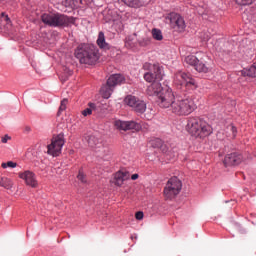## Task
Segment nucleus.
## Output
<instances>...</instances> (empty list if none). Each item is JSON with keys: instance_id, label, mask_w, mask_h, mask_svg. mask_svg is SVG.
I'll return each instance as SVG.
<instances>
[{"instance_id": "nucleus-23", "label": "nucleus", "mask_w": 256, "mask_h": 256, "mask_svg": "<svg viewBox=\"0 0 256 256\" xmlns=\"http://www.w3.org/2000/svg\"><path fill=\"white\" fill-rule=\"evenodd\" d=\"M241 75H243V77H256V62L249 68H244L241 71Z\"/></svg>"}, {"instance_id": "nucleus-4", "label": "nucleus", "mask_w": 256, "mask_h": 256, "mask_svg": "<svg viewBox=\"0 0 256 256\" xmlns=\"http://www.w3.org/2000/svg\"><path fill=\"white\" fill-rule=\"evenodd\" d=\"M41 21L48 27H71L75 25L76 19L73 16L49 12L41 15Z\"/></svg>"}, {"instance_id": "nucleus-30", "label": "nucleus", "mask_w": 256, "mask_h": 256, "mask_svg": "<svg viewBox=\"0 0 256 256\" xmlns=\"http://www.w3.org/2000/svg\"><path fill=\"white\" fill-rule=\"evenodd\" d=\"M236 5H239L240 7H247L249 5H253L255 3V0H234Z\"/></svg>"}, {"instance_id": "nucleus-29", "label": "nucleus", "mask_w": 256, "mask_h": 256, "mask_svg": "<svg viewBox=\"0 0 256 256\" xmlns=\"http://www.w3.org/2000/svg\"><path fill=\"white\" fill-rule=\"evenodd\" d=\"M152 37L156 41H163V33L161 32V30H159L157 28H154L152 30Z\"/></svg>"}, {"instance_id": "nucleus-19", "label": "nucleus", "mask_w": 256, "mask_h": 256, "mask_svg": "<svg viewBox=\"0 0 256 256\" xmlns=\"http://www.w3.org/2000/svg\"><path fill=\"white\" fill-rule=\"evenodd\" d=\"M108 85L115 88L117 85H123L125 83V76L121 74L111 75L107 80Z\"/></svg>"}, {"instance_id": "nucleus-20", "label": "nucleus", "mask_w": 256, "mask_h": 256, "mask_svg": "<svg viewBox=\"0 0 256 256\" xmlns=\"http://www.w3.org/2000/svg\"><path fill=\"white\" fill-rule=\"evenodd\" d=\"M150 145L153 147V149H161L163 153H169V148H167V145L163 144V140L160 138L151 139Z\"/></svg>"}, {"instance_id": "nucleus-33", "label": "nucleus", "mask_w": 256, "mask_h": 256, "mask_svg": "<svg viewBox=\"0 0 256 256\" xmlns=\"http://www.w3.org/2000/svg\"><path fill=\"white\" fill-rule=\"evenodd\" d=\"M140 47H148V45H151V38H143L139 41Z\"/></svg>"}, {"instance_id": "nucleus-11", "label": "nucleus", "mask_w": 256, "mask_h": 256, "mask_svg": "<svg viewBox=\"0 0 256 256\" xmlns=\"http://www.w3.org/2000/svg\"><path fill=\"white\" fill-rule=\"evenodd\" d=\"M125 105H128V107H131L132 111L135 113H138V115H143L145 111H147V103L145 101L137 98V96L134 95H128L124 99Z\"/></svg>"}, {"instance_id": "nucleus-27", "label": "nucleus", "mask_w": 256, "mask_h": 256, "mask_svg": "<svg viewBox=\"0 0 256 256\" xmlns=\"http://www.w3.org/2000/svg\"><path fill=\"white\" fill-rule=\"evenodd\" d=\"M95 109H97V105L95 103H89L88 108L82 111V115L87 117V115H91Z\"/></svg>"}, {"instance_id": "nucleus-16", "label": "nucleus", "mask_w": 256, "mask_h": 256, "mask_svg": "<svg viewBox=\"0 0 256 256\" xmlns=\"http://www.w3.org/2000/svg\"><path fill=\"white\" fill-rule=\"evenodd\" d=\"M242 161L243 155L233 152L225 156L223 163L225 167H233V165H239Z\"/></svg>"}, {"instance_id": "nucleus-6", "label": "nucleus", "mask_w": 256, "mask_h": 256, "mask_svg": "<svg viewBox=\"0 0 256 256\" xmlns=\"http://www.w3.org/2000/svg\"><path fill=\"white\" fill-rule=\"evenodd\" d=\"M143 69L148 71L144 74V79L147 81V83H155L156 81L163 80V70L158 64H151L146 62L143 65Z\"/></svg>"}, {"instance_id": "nucleus-22", "label": "nucleus", "mask_w": 256, "mask_h": 256, "mask_svg": "<svg viewBox=\"0 0 256 256\" xmlns=\"http://www.w3.org/2000/svg\"><path fill=\"white\" fill-rule=\"evenodd\" d=\"M114 90H115V88H113V86L109 85V83L106 82V84L104 86H102L100 93H101L103 99H109V97H111V95H113Z\"/></svg>"}, {"instance_id": "nucleus-32", "label": "nucleus", "mask_w": 256, "mask_h": 256, "mask_svg": "<svg viewBox=\"0 0 256 256\" xmlns=\"http://www.w3.org/2000/svg\"><path fill=\"white\" fill-rule=\"evenodd\" d=\"M1 167L2 169H7V167H10V169H15V167H17V163L13 161L3 162Z\"/></svg>"}, {"instance_id": "nucleus-37", "label": "nucleus", "mask_w": 256, "mask_h": 256, "mask_svg": "<svg viewBox=\"0 0 256 256\" xmlns=\"http://www.w3.org/2000/svg\"><path fill=\"white\" fill-rule=\"evenodd\" d=\"M11 137L9 135H5L2 137L1 142L2 143H7V141H10Z\"/></svg>"}, {"instance_id": "nucleus-13", "label": "nucleus", "mask_w": 256, "mask_h": 256, "mask_svg": "<svg viewBox=\"0 0 256 256\" xmlns=\"http://www.w3.org/2000/svg\"><path fill=\"white\" fill-rule=\"evenodd\" d=\"M197 55H199V58L194 68L195 71L198 73H209L213 69L209 56L203 52H198Z\"/></svg>"}, {"instance_id": "nucleus-41", "label": "nucleus", "mask_w": 256, "mask_h": 256, "mask_svg": "<svg viewBox=\"0 0 256 256\" xmlns=\"http://www.w3.org/2000/svg\"><path fill=\"white\" fill-rule=\"evenodd\" d=\"M27 131H31V128H27Z\"/></svg>"}, {"instance_id": "nucleus-40", "label": "nucleus", "mask_w": 256, "mask_h": 256, "mask_svg": "<svg viewBox=\"0 0 256 256\" xmlns=\"http://www.w3.org/2000/svg\"><path fill=\"white\" fill-rule=\"evenodd\" d=\"M108 21H112V23H115V21H117V19H115V18H110Z\"/></svg>"}, {"instance_id": "nucleus-28", "label": "nucleus", "mask_w": 256, "mask_h": 256, "mask_svg": "<svg viewBox=\"0 0 256 256\" xmlns=\"http://www.w3.org/2000/svg\"><path fill=\"white\" fill-rule=\"evenodd\" d=\"M122 3H125L128 7H141L142 2L141 0H122Z\"/></svg>"}, {"instance_id": "nucleus-9", "label": "nucleus", "mask_w": 256, "mask_h": 256, "mask_svg": "<svg viewBox=\"0 0 256 256\" xmlns=\"http://www.w3.org/2000/svg\"><path fill=\"white\" fill-rule=\"evenodd\" d=\"M166 19L169 21V25L173 31L176 33H185L187 23H185V18L181 14L171 12Z\"/></svg>"}, {"instance_id": "nucleus-1", "label": "nucleus", "mask_w": 256, "mask_h": 256, "mask_svg": "<svg viewBox=\"0 0 256 256\" xmlns=\"http://www.w3.org/2000/svg\"><path fill=\"white\" fill-rule=\"evenodd\" d=\"M195 109H197V104H195V100H193L191 96L176 94L170 111L177 117H187L191 115Z\"/></svg>"}, {"instance_id": "nucleus-7", "label": "nucleus", "mask_w": 256, "mask_h": 256, "mask_svg": "<svg viewBox=\"0 0 256 256\" xmlns=\"http://www.w3.org/2000/svg\"><path fill=\"white\" fill-rule=\"evenodd\" d=\"M174 85L178 87V89H197V82L191 74H187L185 72H177L174 76Z\"/></svg>"}, {"instance_id": "nucleus-8", "label": "nucleus", "mask_w": 256, "mask_h": 256, "mask_svg": "<svg viewBox=\"0 0 256 256\" xmlns=\"http://www.w3.org/2000/svg\"><path fill=\"white\" fill-rule=\"evenodd\" d=\"M177 98V94L173 93V90L169 87H165L162 93L158 97V105L162 109H172L173 103H175V99Z\"/></svg>"}, {"instance_id": "nucleus-12", "label": "nucleus", "mask_w": 256, "mask_h": 256, "mask_svg": "<svg viewBox=\"0 0 256 256\" xmlns=\"http://www.w3.org/2000/svg\"><path fill=\"white\" fill-rule=\"evenodd\" d=\"M87 143L90 149H93L96 155L98 157H101V159L109 155V148L103 146V143H101V141H99V138L95 137V135L88 136Z\"/></svg>"}, {"instance_id": "nucleus-31", "label": "nucleus", "mask_w": 256, "mask_h": 256, "mask_svg": "<svg viewBox=\"0 0 256 256\" xmlns=\"http://www.w3.org/2000/svg\"><path fill=\"white\" fill-rule=\"evenodd\" d=\"M69 103V100L67 98H64L61 103H60V107L58 110V115H61V113H63V111H65L67 109V104Z\"/></svg>"}, {"instance_id": "nucleus-39", "label": "nucleus", "mask_w": 256, "mask_h": 256, "mask_svg": "<svg viewBox=\"0 0 256 256\" xmlns=\"http://www.w3.org/2000/svg\"><path fill=\"white\" fill-rule=\"evenodd\" d=\"M6 23H9L11 20L9 19V16H5Z\"/></svg>"}, {"instance_id": "nucleus-25", "label": "nucleus", "mask_w": 256, "mask_h": 256, "mask_svg": "<svg viewBox=\"0 0 256 256\" xmlns=\"http://www.w3.org/2000/svg\"><path fill=\"white\" fill-rule=\"evenodd\" d=\"M0 187L4 189H13V181L7 177L0 176Z\"/></svg>"}, {"instance_id": "nucleus-21", "label": "nucleus", "mask_w": 256, "mask_h": 256, "mask_svg": "<svg viewBox=\"0 0 256 256\" xmlns=\"http://www.w3.org/2000/svg\"><path fill=\"white\" fill-rule=\"evenodd\" d=\"M96 43L98 47L100 49H103L104 51H109V49H111V44L107 43V41L105 40V33H103V31L98 33Z\"/></svg>"}, {"instance_id": "nucleus-26", "label": "nucleus", "mask_w": 256, "mask_h": 256, "mask_svg": "<svg viewBox=\"0 0 256 256\" xmlns=\"http://www.w3.org/2000/svg\"><path fill=\"white\" fill-rule=\"evenodd\" d=\"M83 4V0H66V5L71 7V9H77V7H81Z\"/></svg>"}, {"instance_id": "nucleus-18", "label": "nucleus", "mask_w": 256, "mask_h": 256, "mask_svg": "<svg viewBox=\"0 0 256 256\" xmlns=\"http://www.w3.org/2000/svg\"><path fill=\"white\" fill-rule=\"evenodd\" d=\"M163 86L159 83V81L153 82L150 84L146 90L147 95L150 97H158L163 93Z\"/></svg>"}, {"instance_id": "nucleus-17", "label": "nucleus", "mask_w": 256, "mask_h": 256, "mask_svg": "<svg viewBox=\"0 0 256 256\" xmlns=\"http://www.w3.org/2000/svg\"><path fill=\"white\" fill-rule=\"evenodd\" d=\"M129 179V172L127 171H118L113 175V179L110 183L116 185V187H123V183Z\"/></svg>"}, {"instance_id": "nucleus-36", "label": "nucleus", "mask_w": 256, "mask_h": 256, "mask_svg": "<svg viewBox=\"0 0 256 256\" xmlns=\"http://www.w3.org/2000/svg\"><path fill=\"white\" fill-rule=\"evenodd\" d=\"M143 217H144V215H143V212H142V211L136 212L135 218H136L138 221H141V219H143Z\"/></svg>"}, {"instance_id": "nucleus-10", "label": "nucleus", "mask_w": 256, "mask_h": 256, "mask_svg": "<svg viewBox=\"0 0 256 256\" xmlns=\"http://www.w3.org/2000/svg\"><path fill=\"white\" fill-rule=\"evenodd\" d=\"M63 145H65V134L60 133L53 136L52 142L47 146V154L51 155V157H59Z\"/></svg>"}, {"instance_id": "nucleus-14", "label": "nucleus", "mask_w": 256, "mask_h": 256, "mask_svg": "<svg viewBox=\"0 0 256 256\" xmlns=\"http://www.w3.org/2000/svg\"><path fill=\"white\" fill-rule=\"evenodd\" d=\"M114 125L116 129H118L119 131H140L141 130V124L135 121L116 120L114 122Z\"/></svg>"}, {"instance_id": "nucleus-24", "label": "nucleus", "mask_w": 256, "mask_h": 256, "mask_svg": "<svg viewBox=\"0 0 256 256\" xmlns=\"http://www.w3.org/2000/svg\"><path fill=\"white\" fill-rule=\"evenodd\" d=\"M185 63H187V65H190V67H194V69H195V67L199 63V55H198V57L195 55L186 56Z\"/></svg>"}, {"instance_id": "nucleus-5", "label": "nucleus", "mask_w": 256, "mask_h": 256, "mask_svg": "<svg viewBox=\"0 0 256 256\" xmlns=\"http://www.w3.org/2000/svg\"><path fill=\"white\" fill-rule=\"evenodd\" d=\"M181 189H183V182L176 176L170 178L163 191L165 199H169L170 201L171 199H175L181 193Z\"/></svg>"}, {"instance_id": "nucleus-35", "label": "nucleus", "mask_w": 256, "mask_h": 256, "mask_svg": "<svg viewBox=\"0 0 256 256\" xmlns=\"http://www.w3.org/2000/svg\"><path fill=\"white\" fill-rule=\"evenodd\" d=\"M229 127L230 131H232L233 137H237V127H235L233 124H231Z\"/></svg>"}, {"instance_id": "nucleus-38", "label": "nucleus", "mask_w": 256, "mask_h": 256, "mask_svg": "<svg viewBox=\"0 0 256 256\" xmlns=\"http://www.w3.org/2000/svg\"><path fill=\"white\" fill-rule=\"evenodd\" d=\"M131 179H132V181H137V179H139V174H133L131 176Z\"/></svg>"}, {"instance_id": "nucleus-2", "label": "nucleus", "mask_w": 256, "mask_h": 256, "mask_svg": "<svg viewBox=\"0 0 256 256\" xmlns=\"http://www.w3.org/2000/svg\"><path fill=\"white\" fill-rule=\"evenodd\" d=\"M186 130L195 139H205L213 133V127L199 117H189Z\"/></svg>"}, {"instance_id": "nucleus-15", "label": "nucleus", "mask_w": 256, "mask_h": 256, "mask_svg": "<svg viewBox=\"0 0 256 256\" xmlns=\"http://www.w3.org/2000/svg\"><path fill=\"white\" fill-rule=\"evenodd\" d=\"M19 178L23 179L29 187L36 188L39 185L37 182V176L32 171H24L19 173Z\"/></svg>"}, {"instance_id": "nucleus-34", "label": "nucleus", "mask_w": 256, "mask_h": 256, "mask_svg": "<svg viewBox=\"0 0 256 256\" xmlns=\"http://www.w3.org/2000/svg\"><path fill=\"white\" fill-rule=\"evenodd\" d=\"M77 179L81 181V183H87V178L85 177V174H83V172L81 171H79Z\"/></svg>"}, {"instance_id": "nucleus-3", "label": "nucleus", "mask_w": 256, "mask_h": 256, "mask_svg": "<svg viewBox=\"0 0 256 256\" xmlns=\"http://www.w3.org/2000/svg\"><path fill=\"white\" fill-rule=\"evenodd\" d=\"M74 55L81 65H95L99 61V48L93 44H80Z\"/></svg>"}]
</instances>
